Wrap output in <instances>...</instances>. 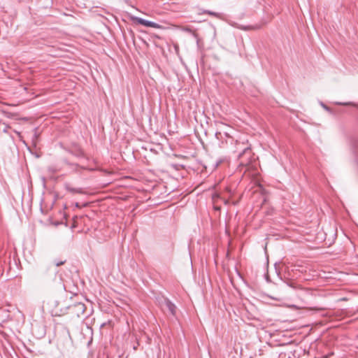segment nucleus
Segmentation results:
<instances>
[{"mask_svg":"<svg viewBox=\"0 0 358 358\" xmlns=\"http://www.w3.org/2000/svg\"><path fill=\"white\" fill-rule=\"evenodd\" d=\"M324 108L325 109H327V110H329V108H328L327 106H324Z\"/></svg>","mask_w":358,"mask_h":358,"instance_id":"nucleus-12","label":"nucleus"},{"mask_svg":"<svg viewBox=\"0 0 358 358\" xmlns=\"http://www.w3.org/2000/svg\"><path fill=\"white\" fill-rule=\"evenodd\" d=\"M324 358H327V357H325Z\"/></svg>","mask_w":358,"mask_h":358,"instance_id":"nucleus-13","label":"nucleus"},{"mask_svg":"<svg viewBox=\"0 0 358 358\" xmlns=\"http://www.w3.org/2000/svg\"><path fill=\"white\" fill-rule=\"evenodd\" d=\"M55 315H60L64 313L62 310L60 311V313H59L57 310H55Z\"/></svg>","mask_w":358,"mask_h":358,"instance_id":"nucleus-9","label":"nucleus"},{"mask_svg":"<svg viewBox=\"0 0 358 358\" xmlns=\"http://www.w3.org/2000/svg\"><path fill=\"white\" fill-rule=\"evenodd\" d=\"M136 21L137 23L142 24L147 27L157 28L159 27V25L156 22L149 21V20L141 18V17H136Z\"/></svg>","mask_w":358,"mask_h":358,"instance_id":"nucleus-3","label":"nucleus"},{"mask_svg":"<svg viewBox=\"0 0 358 358\" xmlns=\"http://www.w3.org/2000/svg\"><path fill=\"white\" fill-rule=\"evenodd\" d=\"M233 152L237 154L240 160V166H247L250 164L252 157V150L248 142L236 140L234 141V148Z\"/></svg>","mask_w":358,"mask_h":358,"instance_id":"nucleus-1","label":"nucleus"},{"mask_svg":"<svg viewBox=\"0 0 358 358\" xmlns=\"http://www.w3.org/2000/svg\"><path fill=\"white\" fill-rule=\"evenodd\" d=\"M136 348H137L136 345H134V349L136 350Z\"/></svg>","mask_w":358,"mask_h":358,"instance_id":"nucleus-11","label":"nucleus"},{"mask_svg":"<svg viewBox=\"0 0 358 358\" xmlns=\"http://www.w3.org/2000/svg\"><path fill=\"white\" fill-rule=\"evenodd\" d=\"M66 189H67V191H69V192H71L73 194H83V191L81 188H75V187H70L69 185H66Z\"/></svg>","mask_w":358,"mask_h":358,"instance_id":"nucleus-5","label":"nucleus"},{"mask_svg":"<svg viewBox=\"0 0 358 358\" xmlns=\"http://www.w3.org/2000/svg\"><path fill=\"white\" fill-rule=\"evenodd\" d=\"M261 28L260 25L255 26H248V27H242L241 29L243 30H249V29H259Z\"/></svg>","mask_w":358,"mask_h":358,"instance_id":"nucleus-6","label":"nucleus"},{"mask_svg":"<svg viewBox=\"0 0 358 358\" xmlns=\"http://www.w3.org/2000/svg\"><path fill=\"white\" fill-rule=\"evenodd\" d=\"M224 202L225 204H228L229 203V201L228 200H224Z\"/></svg>","mask_w":358,"mask_h":358,"instance_id":"nucleus-10","label":"nucleus"},{"mask_svg":"<svg viewBox=\"0 0 358 358\" xmlns=\"http://www.w3.org/2000/svg\"><path fill=\"white\" fill-rule=\"evenodd\" d=\"M203 13H206V14H208V15H210L211 16H215V17H218L219 16V13L210 11V10H203Z\"/></svg>","mask_w":358,"mask_h":358,"instance_id":"nucleus-7","label":"nucleus"},{"mask_svg":"<svg viewBox=\"0 0 358 358\" xmlns=\"http://www.w3.org/2000/svg\"><path fill=\"white\" fill-rule=\"evenodd\" d=\"M164 306L171 315H176L177 308L169 299H166L164 300Z\"/></svg>","mask_w":358,"mask_h":358,"instance_id":"nucleus-4","label":"nucleus"},{"mask_svg":"<svg viewBox=\"0 0 358 358\" xmlns=\"http://www.w3.org/2000/svg\"><path fill=\"white\" fill-rule=\"evenodd\" d=\"M73 312H75L78 316L83 315L85 311V306L83 303H77L69 307Z\"/></svg>","mask_w":358,"mask_h":358,"instance_id":"nucleus-2","label":"nucleus"},{"mask_svg":"<svg viewBox=\"0 0 358 358\" xmlns=\"http://www.w3.org/2000/svg\"><path fill=\"white\" fill-rule=\"evenodd\" d=\"M64 262H65L64 261H63V262H62H62H55V265H56L57 266H61V265L64 264Z\"/></svg>","mask_w":358,"mask_h":358,"instance_id":"nucleus-8","label":"nucleus"}]
</instances>
